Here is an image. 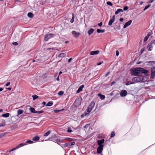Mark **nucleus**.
Returning a JSON list of instances; mask_svg holds the SVG:
<instances>
[{
  "label": "nucleus",
  "instance_id": "nucleus-1",
  "mask_svg": "<svg viewBox=\"0 0 155 155\" xmlns=\"http://www.w3.org/2000/svg\"><path fill=\"white\" fill-rule=\"evenodd\" d=\"M131 74L135 76H140L141 74H147L148 71L141 68H134L130 70Z\"/></svg>",
  "mask_w": 155,
  "mask_h": 155
},
{
  "label": "nucleus",
  "instance_id": "nucleus-2",
  "mask_svg": "<svg viewBox=\"0 0 155 155\" xmlns=\"http://www.w3.org/2000/svg\"><path fill=\"white\" fill-rule=\"evenodd\" d=\"M94 102L93 101L91 102V103L90 105H89V106L87 109V111L84 112V113L83 114L81 115V117L83 118L84 116H86L87 114H88L90 113V112L91 111L93 108L94 107Z\"/></svg>",
  "mask_w": 155,
  "mask_h": 155
},
{
  "label": "nucleus",
  "instance_id": "nucleus-3",
  "mask_svg": "<svg viewBox=\"0 0 155 155\" xmlns=\"http://www.w3.org/2000/svg\"><path fill=\"white\" fill-rule=\"evenodd\" d=\"M81 103V100L79 98L76 99L74 103V105L75 107L79 106Z\"/></svg>",
  "mask_w": 155,
  "mask_h": 155
},
{
  "label": "nucleus",
  "instance_id": "nucleus-4",
  "mask_svg": "<svg viewBox=\"0 0 155 155\" xmlns=\"http://www.w3.org/2000/svg\"><path fill=\"white\" fill-rule=\"evenodd\" d=\"M55 36L54 34H46L45 37V41H47L49 39Z\"/></svg>",
  "mask_w": 155,
  "mask_h": 155
},
{
  "label": "nucleus",
  "instance_id": "nucleus-5",
  "mask_svg": "<svg viewBox=\"0 0 155 155\" xmlns=\"http://www.w3.org/2000/svg\"><path fill=\"white\" fill-rule=\"evenodd\" d=\"M153 34V32L152 31H150L148 32L147 36L145 37L144 39V41H146L149 38L150 36L151 35Z\"/></svg>",
  "mask_w": 155,
  "mask_h": 155
},
{
  "label": "nucleus",
  "instance_id": "nucleus-6",
  "mask_svg": "<svg viewBox=\"0 0 155 155\" xmlns=\"http://www.w3.org/2000/svg\"><path fill=\"white\" fill-rule=\"evenodd\" d=\"M104 139H102L100 140H98L97 141V143L99 145V146H101L102 147H103V143H104Z\"/></svg>",
  "mask_w": 155,
  "mask_h": 155
},
{
  "label": "nucleus",
  "instance_id": "nucleus-7",
  "mask_svg": "<svg viewBox=\"0 0 155 155\" xmlns=\"http://www.w3.org/2000/svg\"><path fill=\"white\" fill-rule=\"evenodd\" d=\"M142 80L140 78L137 77L134 78L132 79V81L135 82L141 81Z\"/></svg>",
  "mask_w": 155,
  "mask_h": 155
},
{
  "label": "nucleus",
  "instance_id": "nucleus-8",
  "mask_svg": "<svg viewBox=\"0 0 155 155\" xmlns=\"http://www.w3.org/2000/svg\"><path fill=\"white\" fill-rule=\"evenodd\" d=\"M115 16L114 15L112 16V18L108 22V25H111L113 23L114 21L115 20Z\"/></svg>",
  "mask_w": 155,
  "mask_h": 155
},
{
  "label": "nucleus",
  "instance_id": "nucleus-9",
  "mask_svg": "<svg viewBox=\"0 0 155 155\" xmlns=\"http://www.w3.org/2000/svg\"><path fill=\"white\" fill-rule=\"evenodd\" d=\"M127 92L126 90H123L120 93V95L122 97H125L127 95Z\"/></svg>",
  "mask_w": 155,
  "mask_h": 155
},
{
  "label": "nucleus",
  "instance_id": "nucleus-10",
  "mask_svg": "<svg viewBox=\"0 0 155 155\" xmlns=\"http://www.w3.org/2000/svg\"><path fill=\"white\" fill-rule=\"evenodd\" d=\"M103 147L99 146L97 148V152L99 154H100L102 152Z\"/></svg>",
  "mask_w": 155,
  "mask_h": 155
},
{
  "label": "nucleus",
  "instance_id": "nucleus-11",
  "mask_svg": "<svg viewBox=\"0 0 155 155\" xmlns=\"http://www.w3.org/2000/svg\"><path fill=\"white\" fill-rule=\"evenodd\" d=\"M153 46V44L152 43V42H151L150 43H149L148 44V46H147V48H148V50L149 51H151Z\"/></svg>",
  "mask_w": 155,
  "mask_h": 155
},
{
  "label": "nucleus",
  "instance_id": "nucleus-12",
  "mask_svg": "<svg viewBox=\"0 0 155 155\" xmlns=\"http://www.w3.org/2000/svg\"><path fill=\"white\" fill-rule=\"evenodd\" d=\"M72 33L76 38H78L80 34V33L79 32H77L74 31H72Z\"/></svg>",
  "mask_w": 155,
  "mask_h": 155
},
{
  "label": "nucleus",
  "instance_id": "nucleus-13",
  "mask_svg": "<svg viewBox=\"0 0 155 155\" xmlns=\"http://www.w3.org/2000/svg\"><path fill=\"white\" fill-rule=\"evenodd\" d=\"M132 21L131 20H130L127 22L124 25L123 28H126L127 26L131 24Z\"/></svg>",
  "mask_w": 155,
  "mask_h": 155
},
{
  "label": "nucleus",
  "instance_id": "nucleus-14",
  "mask_svg": "<svg viewBox=\"0 0 155 155\" xmlns=\"http://www.w3.org/2000/svg\"><path fill=\"white\" fill-rule=\"evenodd\" d=\"M99 53V51L98 50L91 51L90 53L91 55H94L98 54Z\"/></svg>",
  "mask_w": 155,
  "mask_h": 155
},
{
  "label": "nucleus",
  "instance_id": "nucleus-15",
  "mask_svg": "<svg viewBox=\"0 0 155 155\" xmlns=\"http://www.w3.org/2000/svg\"><path fill=\"white\" fill-rule=\"evenodd\" d=\"M151 75L154 76L155 74V68L154 67H152L151 69Z\"/></svg>",
  "mask_w": 155,
  "mask_h": 155
},
{
  "label": "nucleus",
  "instance_id": "nucleus-16",
  "mask_svg": "<svg viewBox=\"0 0 155 155\" xmlns=\"http://www.w3.org/2000/svg\"><path fill=\"white\" fill-rule=\"evenodd\" d=\"M26 143H20V144L18 145L16 147V148H17V149H18L19 148H20V147H23L24 146H25V145H26Z\"/></svg>",
  "mask_w": 155,
  "mask_h": 155
},
{
  "label": "nucleus",
  "instance_id": "nucleus-17",
  "mask_svg": "<svg viewBox=\"0 0 155 155\" xmlns=\"http://www.w3.org/2000/svg\"><path fill=\"white\" fill-rule=\"evenodd\" d=\"M84 87V85H82L79 87L78 90L77 91V93H79L81 91H82L83 88Z\"/></svg>",
  "mask_w": 155,
  "mask_h": 155
},
{
  "label": "nucleus",
  "instance_id": "nucleus-18",
  "mask_svg": "<svg viewBox=\"0 0 155 155\" xmlns=\"http://www.w3.org/2000/svg\"><path fill=\"white\" fill-rule=\"evenodd\" d=\"M97 95L98 96L100 97V98L102 100H104L105 98V96L104 95H102L101 94H98Z\"/></svg>",
  "mask_w": 155,
  "mask_h": 155
},
{
  "label": "nucleus",
  "instance_id": "nucleus-19",
  "mask_svg": "<svg viewBox=\"0 0 155 155\" xmlns=\"http://www.w3.org/2000/svg\"><path fill=\"white\" fill-rule=\"evenodd\" d=\"M23 112V111L21 110H18L17 111V116L18 117L19 115H20Z\"/></svg>",
  "mask_w": 155,
  "mask_h": 155
},
{
  "label": "nucleus",
  "instance_id": "nucleus-20",
  "mask_svg": "<svg viewBox=\"0 0 155 155\" xmlns=\"http://www.w3.org/2000/svg\"><path fill=\"white\" fill-rule=\"evenodd\" d=\"M94 31V29L93 28H91L88 31V33L89 35H91L93 33Z\"/></svg>",
  "mask_w": 155,
  "mask_h": 155
},
{
  "label": "nucleus",
  "instance_id": "nucleus-21",
  "mask_svg": "<svg viewBox=\"0 0 155 155\" xmlns=\"http://www.w3.org/2000/svg\"><path fill=\"white\" fill-rule=\"evenodd\" d=\"M123 12V10L121 9H118L115 12V14L116 15H117L120 12Z\"/></svg>",
  "mask_w": 155,
  "mask_h": 155
},
{
  "label": "nucleus",
  "instance_id": "nucleus-22",
  "mask_svg": "<svg viewBox=\"0 0 155 155\" xmlns=\"http://www.w3.org/2000/svg\"><path fill=\"white\" fill-rule=\"evenodd\" d=\"M72 18L70 21V22L71 23H73L74 21V14L73 13H72Z\"/></svg>",
  "mask_w": 155,
  "mask_h": 155
},
{
  "label": "nucleus",
  "instance_id": "nucleus-23",
  "mask_svg": "<svg viewBox=\"0 0 155 155\" xmlns=\"http://www.w3.org/2000/svg\"><path fill=\"white\" fill-rule=\"evenodd\" d=\"M10 115V114L9 113L5 114L2 115V116L4 117H7Z\"/></svg>",
  "mask_w": 155,
  "mask_h": 155
},
{
  "label": "nucleus",
  "instance_id": "nucleus-24",
  "mask_svg": "<svg viewBox=\"0 0 155 155\" xmlns=\"http://www.w3.org/2000/svg\"><path fill=\"white\" fill-rule=\"evenodd\" d=\"M29 110L31 112L34 113H35V112L36 111L34 108L31 107L29 108Z\"/></svg>",
  "mask_w": 155,
  "mask_h": 155
},
{
  "label": "nucleus",
  "instance_id": "nucleus-25",
  "mask_svg": "<svg viewBox=\"0 0 155 155\" xmlns=\"http://www.w3.org/2000/svg\"><path fill=\"white\" fill-rule=\"evenodd\" d=\"M72 129H74V128L72 127H68V132L69 133H70L72 132Z\"/></svg>",
  "mask_w": 155,
  "mask_h": 155
},
{
  "label": "nucleus",
  "instance_id": "nucleus-26",
  "mask_svg": "<svg viewBox=\"0 0 155 155\" xmlns=\"http://www.w3.org/2000/svg\"><path fill=\"white\" fill-rule=\"evenodd\" d=\"M39 139V137L38 136H36L33 137L32 138V140L34 141L38 140Z\"/></svg>",
  "mask_w": 155,
  "mask_h": 155
},
{
  "label": "nucleus",
  "instance_id": "nucleus-27",
  "mask_svg": "<svg viewBox=\"0 0 155 155\" xmlns=\"http://www.w3.org/2000/svg\"><path fill=\"white\" fill-rule=\"evenodd\" d=\"M105 30H101L99 29H97V31L98 33H103L104 32Z\"/></svg>",
  "mask_w": 155,
  "mask_h": 155
},
{
  "label": "nucleus",
  "instance_id": "nucleus-28",
  "mask_svg": "<svg viewBox=\"0 0 155 155\" xmlns=\"http://www.w3.org/2000/svg\"><path fill=\"white\" fill-rule=\"evenodd\" d=\"M33 142L32 141H31V140H27L25 143H26V145H27L28 143H33Z\"/></svg>",
  "mask_w": 155,
  "mask_h": 155
},
{
  "label": "nucleus",
  "instance_id": "nucleus-29",
  "mask_svg": "<svg viewBox=\"0 0 155 155\" xmlns=\"http://www.w3.org/2000/svg\"><path fill=\"white\" fill-rule=\"evenodd\" d=\"M140 78L142 80L141 81L145 82L147 80V78L146 77Z\"/></svg>",
  "mask_w": 155,
  "mask_h": 155
},
{
  "label": "nucleus",
  "instance_id": "nucleus-30",
  "mask_svg": "<svg viewBox=\"0 0 155 155\" xmlns=\"http://www.w3.org/2000/svg\"><path fill=\"white\" fill-rule=\"evenodd\" d=\"M53 103L52 101L48 102L46 105V106H51L52 105Z\"/></svg>",
  "mask_w": 155,
  "mask_h": 155
},
{
  "label": "nucleus",
  "instance_id": "nucleus-31",
  "mask_svg": "<svg viewBox=\"0 0 155 155\" xmlns=\"http://www.w3.org/2000/svg\"><path fill=\"white\" fill-rule=\"evenodd\" d=\"M66 54L65 53H61L60 54L58 55V57L63 58L65 56Z\"/></svg>",
  "mask_w": 155,
  "mask_h": 155
},
{
  "label": "nucleus",
  "instance_id": "nucleus-32",
  "mask_svg": "<svg viewBox=\"0 0 155 155\" xmlns=\"http://www.w3.org/2000/svg\"><path fill=\"white\" fill-rule=\"evenodd\" d=\"M27 15L30 18H32L33 17V15L31 12L28 13Z\"/></svg>",
  "mask_w": 155,
  "mask_h": 155
},
{
  "label": "nucleus",
  "instance_id": "nucleus-33",
  "mask_svg": "<svg viewBox=\"0 0 155 155\" xmlns=\"http://www.w3.org/2000/svg\"><path fill=\"white\" fill-rule=\"evenodd\" d=\"M50 133L51 131L49 130L44 134V136L45 137H47L50 134Z\"/></svg>",
  "mask_w": 155,
  "mask_h": 155
},
{
  "label": "nucleus",
  "instance_id": "nucleus-34",
  "mask_svg": "<svg viewBox=\"0 0 155 155\" xmlns=\"http://www.w3.org/2000/svg\"><path fill=\"white\" fill-rule=\"evenodd\" d=\"M32 97H33V100H35L36 99L38 98V96L36 95H33L32 96Z\"/></svg>",
  "mask_w": 155,
  "mask_h": 155
},
{
  "label": "nucleus",
  "instance_id": "nucleus-35",
  "mask_svg": "<svg viewBox=\"0 0 155 155\" xmlns=\"http://www.w3.org/2000/svg\"><path fill=\"white\" fill-rule=\"evenodd\" d=\"M115 132L113 131L110 134V137H113L115 135Z\"/></svg>",
  "mask_w": 155,
  "mask_h": 155
},
{
  "label": "nucleus",
  "instance_id": "nucleus-36",
  "mask_svg": "<svg viewBox=\"0 0 155 155\" xmlns=\"http://www.w3.org/2000/svg\"><path fill=\"white\" fill-rule=\"evenodd\" d=\"M134 84V82H131V83H130V81H128L126 84V85H129L130 84Z\"/></svg>",
  "mask_w": 155,
  "mask_h": 155
},
{
  "label": "nucleus",
  "instance_id": "nucleus-37",
  "mask_svg": "<svg viewBox=\"0 0 155 155\" xmlns=\"http://www.w3.org/2000/svg\"><path fill=\"white\" fill-rule=\"evenodd\" d=\"M43 112V110H41V111H36L35 112V113H37V114H41V113H42Z\"/></svg>",
  "mask_w": 155,
  "mask_h": 155
},
{
  "label": "nucleus",
  "instance_id": "nucleus-38",
  "mask_svg": "<svg viewBox=\"0 0 155 155\" xmlns=\"http://www.w3.org/2000/svg\"><path fill=\"white\" fill-rule=\"evenodd\" d=\"M107 5H109L110 6H112L113 5V4H112V3L111 2H109V1H108V2H107Z\"/></svg>",
  "mask_w": 155,
  "mask_h": 155
},
{
  "label": "nucleus",
  "instance_id": "nucleus-39",
  "mask_svg": "<svg viewBox=\"0 0 155 155\" xmlns=\"http://www.w3.org/2000/svg\"><path fill=\"white\" fill-rule=\"evenodd\" d=\"M150 6V5H148L145 6V7L143 11H145L148 8H149Z\"/></svg>",
  "mask_w": 155,
  "mask_h": 155
},
{
  "label": "nucleus",
  "instance_id": "nucleus-40",
  "mask_svg": "<svg viewBox=\"0 0 155 155\" xmlns=\"http://www.w3.org/2000/svg\"><path fill=\"white\" fill-rule=\"evenodd\" d=\"M64 92L62 91H60L58 93V95L60 96H61L63 94Z\"/></svg>",
  "mask_w": 155,
  "mask_h": 155
},
{
  "label": "nucleus",
  "instance_id": "nucleus-41",
  "mask_svg": "<svg viewBox=\"0 0 155 155\" xmlns=\"http://www.w3.org/2000/svg\"><path fill=\"white\" fill-rule=\"evenodd\" d=\"M17 149V148H16V147H15L14 148H13V149H12V150H9L8 151V152L9 153H10V152H11V151H12L13 150H15Z\"/></svg>",
  "mask_w": 155,
  "mask_h": 155
},
{
  "label": "nucleus",
  "instance_id": "nucleus-42",
  "mask_svg": "<svg viewBox=\"0 0 155 155\" xmlns=\"http://www.w3.org/2000/svg\"><path fill=\"white\" fill-rule=\"evenodd\" d=\"M10 84V83L9 82H7L5 85V87H7Z\"/></svg>",
  "mask_w": 155,
  "mask_h": 155
},
{
  "label": "nucleus",
  "instance_id": "nucleus-43",
  "mask_svg": "<svg viewBox=\"0 0 155 155\" xmlns=\"http://www.w3.org/2000/svg\"><path fill=\"white\" fill-rule=\"evenodd\" d=\"M65 144L66 146H71L70 143H68Z\"/></svg>",
  "mask_w": 155,
  "mask_h": 155
},
{
  "label": "nucleus",
  "instance_id": "nucleus-44",
  "mask_svg": "<svg viewBox=\"0 0 155 155\" xmlns=\"http://www.w3.org/2000/svg\"><path fill=\"white\" fill-rule=\"evenodd\" d=\"M12 44L14 45H15V46H16L18 45V43L17 42H16L13 43Z\"/></svg>",
  "mask_w": 155,
  "mask_h": 155
},
{
  "label": "nucleus",
  "instance_id": "nucleus-45",
  "mask_svg": "<svg viewBox=\"0 0 155 155\" xmlns=\"http://www.w3.org/2000/svg\"><path fill=\"white\" fill-rule=\"evenodd\" d=\"M103 63V61H101V62L98 63L97 64V65H101V64Z\"/></svg>",
  "mask_w": 155,
  "mask_h": 155
},
{
  "label": "nucleus",
  "instance_id": "nucleus-46",
  "mask_svg": "<svg viewBox=\"0 0 155 155\" xmlns=\"http://www.w3.org/2000/svg\"><path fill=\"white\" fill-rule=\"evenodd\" d=\"M128 7H127V6H126L124 8V11H126L128 9Z\"/></svg>",
  "mask_w": 155,
  "mask_h": 155
},
{
  "label": "nucleus",
  "instance_id": "nucleus-47",
  "mask_svg": "<svg viewBox=\"0 0 155 155\" xmlns=\"http://www.w3.org/2000/svg\"><path fill=\"white\" fill-rule=\"evenodd\" d=\"M116 55L117 56H118L119 54V52L117 51H116Z\"/></svg>",
  "mask_w": 155,
  "mask_h": 155
},
{
  "label": "nucleus",
  "instance_id": "nucleus-48",
  "mask_svg": "<svg viewBox=\"0 0 155 155\" xmlns=\"http://www.w3.org/2000/svg\"><path fill=\"white\" fill-rule=\"evenodd\" d=\"M151 42L153 45L155 44V39L151 41Z\"/></svg>",
  "mask_w": 155,
  "mask_h": 155
},
{
  "label": "nucleus",
  "instance_id": "nucleus-49",
  "mask_svg": "<svg viewBox=\"0 0 155 155\" xmlns=\"http://www.w3.org/2000/svg\"><path fill=\"white\" fill-rule=\"evenodd\" d=\"M60 110H54V112L55 113H57L58 112H59Z\"/></svg>",
  "mask_w": 155,
  "mask_h": 155
},
{
  "label": "nucleus",
  "instance_id": "nucleus-50",
  "mask_svg": "<svg viewBox=\"0 0 155 155\" xmlns=\"http://www.w3.org/2000/svg\"><path fill=\"white\" fill-rule=\"evenodd\" d=\"M74 144H75V142H70L71 146L73 145H74Z\"/></svg>",
  "mask_w": 155,
  "mask_h": 155
},
{
  "label": "nucleus",
  "instance_id": "nucleus-51",
  "mask_svg": "<svg viewBox=\"0 0 155 155\" xmlns=\"http://www.w3.org/2000/svg\"><path fill=\"white\" fill-rule=\"evenodd\" d=\"M89 124H87V125H86L84 126V128H86H86H88V127H89Z\"/></svg>",
  "mask_w": 155,
  "mask_h": 155
},
{
  "label": "nucleus",
  "instance_id": "nucleus-52",
  "mask_svg": "<svg viewBox=\"0 0 155 155\" xmlns=\"http://www.w3.org/2000/svg\"><path fill=\"white\" fill-rule=\"evenodd\" d=\"M144 51V49L143 48L141 49L140 50V52L142 54Z\"/></svg>",
  "mask_w": 155,
  "mask_h": 155
},
{
  "label": "nucleus",
  "instance_id": "nucleus-53",
  "mask_svg": "<svg viewBox=\"0 0 155 155\" xmlns=\"http://www.w3.org/2000/svg\"><path fill=\"white\" fill-rule=\"evenodd\" d=\"M102 25V22H101V23H100L98 24V25L99 26L101 27Z\"/></svg>",
  "mask_w": 155,
  "mask_h": 155
},
{
  "label": "nucleus",
  "instance_id": "nucleus-54",
  "mask_svg": "<svg viewBox=\"0 0 155 155\" xmlns=\"http://www.w3.org/2000/svg\"><path fill=\"white\" fill-rule=\"evenodd\" d=\"M72 59V58H70L68 61V62L69 63L71 61Z\"/></svg>",
  "mask_w": 155,
  "mask_h": 155
},
{
  "label": "nucleus",
  "instance_id": "nucleus-55",
  "mask_svg": "<svg viewBox=\"0 0 155 155\" xmlns=\"http://www.w3.org/2000/svg\"><path fill=\"white\" fill-rule=\"evenodd\" d=\"M115 83V81H113V82H112V83H111V86H112Z\"/></svg>",
  "mask_w": 155,
  "mask_h": 155
},
{
  "label": "nucleus",
  "instance_id": "nucleus-56",
  "mask_svg": "<svg viewBox=\"0 0 155 155\" xmlns=\"http://www.w3.org/2000/svg\"><path fill=\"white\" fill-rule=\"evenodd\" d=\"M123 19L122 18H120V21H121V22H122L123 21Z\"/></svg>",
  "mask_w": 155,
  "mask_h": 155
},
{
  "label": "nucleus",
  "instance_id": "nucleus-57",
  "mask_svg": "<svg viewBox=\"0 0 155 155\" xmlns=\"http://www.w3.org/2000/svg\"><path fill=\"white\" fill-rule=\"evenodd\" d=\"M55 140L56 141L58 142V141H60V140L59 139H55Z\"/></svg>",
  "mask_w": 155,
  "mask_h": 155
},
{
  "label": "nucleus",
  "instance_id": "nucleus-58",
  "mask_svg": "<svg viewBox=\"0 0 155 155\" xmlns=\"http://www.w3.org/2000/svg\"><path fill=\"white\" fill-rule=\"evenodd\" d=\"M109 74V72H107L105 75V77H107Z\"/></svg>",
  "mask_w": 155,
  "mask_h": 155
},
{
  "label": "nucleus",
  "instance_id": "nucleus-59",
  "mask_svg": "<svg viewBox=\"0 0 155 155\" xmlns=\"http://www.w3.org/2000/svg\"><path fill=\"white\" fill-rule=\"evenodd\" d=\"M56 80L58 81H59V76H58V77L57 78Z\"/></svg>",
  "mask_w": 155,
  "mask_h": 155
},
{
  "label": "nucleus",
  "instance_id": "nucleus-60",
  "mask_svg": "<svg viewBox=\"0 0 155 155\" xmlns=\"http://www.w3.org/2000/svg\"><path fill=\"white\" fill-rule=\"evenodd\" d=\"M150 2L151 3H152L154 0H150Z\"/></svg>",
  "mask_w": 155,
  "mask_h": 155
},
{
  "label": "nucleus",
  "instance_id": "nucleus-61",
  "mask_svg": "<svg viewBox=\"0 0 155 155\" xmlns=\"http://www.w3.org/2000/svg\"><path fill=\"white\" fill-rule=\"evenodd\" d=\"M11 89L12 88L11 87H10L7 88V89H8L9 91H10L11 90Z\"/></svg>",
  "mask_w": 155,
  "mask_h": 155
},
{
  "label": "nucleus",
  "instance_id": "nucleus-62",
  "mask_svg": "<svg viewBox=\"0 0 155 155\" xmlns=\"http://www.w3.org/2000/svg\"><path fill=\"white\" fill-rule=\"evenodd\" d=\"M69 139V140L70 141H71L72 140V139L70 138H68Z\"/></svg>",
  "mask_w": 155,
  "mask_h": 155
},
{
  "label": "nucleus",
  "instance_id": "nucleus-63",
  "mask_svg": "<svg viewBox=\"0 0 155 155\" xmlns=\"http://www.w3.org/2000/svg\"><path fill=\"white\" fill-rule=\"evenodd\" d=\"M140 5H142L143 3V1L141 2H140Z\"/></svg>",
  "mask_w": 155,
  "mask_h": 155
},
{
  "label": "nucleus",
  "instance_id": "nucleus-64",
  "mask_svg": "<svg viewBox=\"0 0 155 155\" xmlns=\"http://www.w3.org/2000/svg\"><path fill=\"white\" fill-rule=\"evenodd\" d=\"M42 104H43V105H45L46 104V102H43Z\"/></svg>",
  "mask_w": 155,
  "mask_h": 155
}]
</instances>
